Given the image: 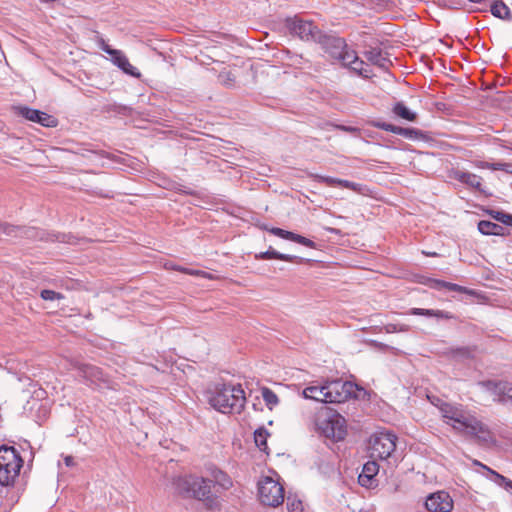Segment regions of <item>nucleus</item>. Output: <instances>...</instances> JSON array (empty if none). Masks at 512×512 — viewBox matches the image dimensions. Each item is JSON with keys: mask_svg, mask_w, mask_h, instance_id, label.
Listing matches in <instances>:
<instances>
[{"mask_svg": "<svg viewBox=\"0 0 512 512\" xmlns=\"http://www.w3.org/2000/svg\"><path fill=\"white\" fill-rule=\"evenodd\" d=\"M439 410L444 421L459 432H465L484 443L491 441L488 429L461 405L442 403Z\"/></svg>", "mask_w": 512, "mask_h": 512, "instance_id": "obj_1", "label": "nucleus"}, {"mask_svg": "<svg viewBox=\"0 0 512 512\" xmlns=\"http://www.w3.org/2000/svg\"><path fill=\"white\" fill-rule=\"evenodd\" d=\"M354 394V385L341 379L326 380L321 384L305 387L302 396L322 403H342Z\"/></svg>", "mask_w": 512, "mask_h": 512, "instance_id": "obj_2", "label": "nucleus"}, {"mask_svg": "<svg viewBox=\"0 0 512 512\" xmlns=\"http://www.w3.org/2000/svg\"><path fill=\"white\" fill-rule=\"evenodd\" d=\"M208 403L215 410L227 413H240L246 403L241 385L217 384L207 393Z\"/></svg>", "mask_w": 512, "mask_h": 512, "instance_id": "obj_3", "label": "nucleus"}, {"mask_svg": "<svg viewBox=\"0 0 512 512\" xmlns=\"http://www.w3.org/2000/svg\"><path fill=\"white\" fill-rule=\"evenodd\" d=\"M316 431L333 441H341L347 435V423L345 418L332 409L319 412L315 418Z\"/></svg>", "mask_w": 512, "mask_h": 512, "instance_id": "obj_4", "label": "nucleus"}, {"mask_svg": "<svg viewBox=\"0 0 512 512\" xmlns=\"http://www.w3.org/2000/svg\"><path fill=\"white\" fill-rule=\"evenodd\" d=\"M211 482L204 477L184 475L175 478L173 485L182 496L208 503L211 501Z\"/></svg>", "mask_w": 512, "mask_h": 512, "instance_id": "obj_5", "label": "nucleus"}, {"mask_svg": "<svg viewBox=\"0 0 512 512\" xmlns=\"http://www.w3.org/2000/svg\"><path fill=\"white\" fill-rule=\"evenodd\" d=\"M23 466V459L12 446H0V494L13 486Z\"/></svg>", "mask_w": 512, "mask_h": 512, "instance_id": "obj_6", "label": "nucleus"}, {"mask_svg": "<svg viewBox=\"0 0 512 512\" xmlns=\"http://www.w3.org/2000/svg\"><path fill=\"white\" fill-rule=\"evenodd\" d=\"M320 44L332 58L339 60L341 64H355L359 60L357 53L348 47L343 38L324 35Z\"/></svg>", "mask_w": 512, "mask_h": 512, "instance_id": "obj_7", "label": "nucleus"}, {"mask_svg": "<svg viewBox=\"0 0 512 512\" xmlns=\"http://www.w3.org/2000/svg\"><path fill=\"white\" fill-rule=\"evenodd\" d=\"M397 437L389 431L374 433L369 440V454L373 459H387L396 448Z\"/></svg>", "mask_w": 512, "mask_h": 512, "instance_id": "obj_8", "label": "nucleus"}, {"mask_svg": "<svg viewBox=\"0 0 512 512\" xmlns=\"http://www.w3.org/2000/svg\"><path fill=\"white\" fill-rule=\"evenodd\" d=\"M258 497L262 504L277 507L284 501V488L278 480L265 476L258 483Z\"/></svg>", "mask_w": 512, "mask_h": 512, "instance_id": "obj_9", "label": "nucleus"}, {"mask_svg": "<svg viewBox=\"0 0 512 512\" xmlns=\"http://www.w3.org/2000/svg\"><path fill=\"white\" fill-rule=\"evenodd\" d=\"M286 27L291 34L297 35L305 41L322 42L324 34L311 21L295 17L287 19Z\"/></svg>", "mask_w": 512, "mask_h": 512, "instance_id": "obj_10", "label": "nucleus"}, {"mask_svg": "<svg viewBox=\"0 0 512 512\" xmlns=\"http://www.w3.org/2000/svg\"><path fill=\"white\" fill-rule=\"evenodd\" d=\"M425 506L430 512H451L453 500L447 492L438 491L426 498Z\"/></svg>", "mask_w": 512, "mask_h": 512, "instance_id": "obj_11", "label": "nucleus"}, {"mask_svg": "<svg viewBox=\"0 0 512 512\" xmlns=\"http://www.w3.org/2000/svg\"><path fill=\"white\" fill-rule=\"evenodd\" d=\"M75 369L77 370V375L90 384L99 386L102 383H108V380L103 371L96 366L84 363H76Z\"/></svg>", "mask_w": 512, "mask_h": 512, "instance_id": "obj_12", "label": "nucleus"}, {"mask_svg": "<svg viewBox=\"0 0 512 512\" xmlns=\"http://www.w3.org/2000/svg\"><path fill=\"white\" fill-rule=\"evenodd\" d=\"M18 114L23 116L25 119L39 123L44 127H56L57 119L45 112L40 110L32 109L26 106H20L17 108Z\"/></svg>", "mask_w": 512, "mask_h": 512, "instance_id": "obj_13", "label": "nucleus"}, {"mask_svg": "<svg viewBox=\"0 0 512 512\" xmlns=\"http://www.w3.org/2000/svg\"><path fill=\"white\" fill-rule=\"evenodd\" d=\"M371 125L373 127H376V128H379L384 131L391 132V133H394L397 135H401V136H403L407 139H411V140L420 139L423 136L422 132L415 128H403V127L395 126V125H392V124H389L386 122H381V121H373V122H371Z\"/></svg>", "mask_w": 512, "mask_h": 512, "instance_id": "obj_14", "label": "nucleus"}, {"mask_svg": "<svg viewBox=\"0 0 512 512\" xmlns=\"http://www.w3.org/2000/svg\"><path fill=\"white\" fill-rule=\"evenodd\" d=\"M379 472V465L375 460L364 464L361 474L358 476V482L361 486L370 488L376 483V475Z\"/></svg>", "mask_w": 512, "mask_h": 512, "instance_id": "obj_15", "label": "nucleus"}, {"mask_svg": "<svg viewBox=\"0 0 512 512\" xmlns=\"http://www.w3.org/2000/svg\"><path fill=\"white\" fill-rule=\"evenodd\" d=\"M95 41L98 47L109 55L108 59L113 62V64H129V60L123 51L113 49L99 34L95 36Z\"/></svg>", "mask_w": 512, "mask_h": 512, "instance_id": "obj_16", "label": "nucleus"}, {"mask_svg": "<svg viewBox=\"0 0 512 512\" xmlns=\"http://www.w3.org/2000/svg\"><path fill=\"white\" fill-rule=\"evenodd\" d=\"M269 232L277 237L296 242L309 248H315V243L312 240L299 234L276 227L269 229Z\"/></svg>", "mask_w": 512, "mask_h": 512, "instance_id": "obj_17", "label": "nucleus"}, {"mask_svg": "<svg viewBox=\"0 0 512 512\" xmlns=\"http://www.w3.org/2000/svg\"><path fill=\"white\" fill-rule=\"evenodd\" d=\"M453 179L461 182L462 184L467 185L468 187L474 188L476 190H482V178L474 173L462 171V170H454L452 172Z\"/></svg>", "mask_w": 512, "mask_h": 512, "instance_id": "obj_18", "label": "nucleus"}, {"mask_svg": "<svg viewBox=\"0 0 512 512\" xmlns=\"http://www.w3.org/2000/svg\"><path fill=\"white\" fill-rule=\"evenodd\" d=\"M479 384L499 396H503L508 400H512V383L486 381L480 382Z\"/></svg>", "mask_w": 512, "mask_h": 512, "instance_id": "obj_19", "label": "nucleus"}, {"mask_svg": "<svg viewBox=\"0 0 512 512\" xmlns=\"http://www.w3.org/2000/svg\"><path fill=\"white\" fill-rule=\"evenodd\" d=\"M209 476L215 482V484L219 485L223 489H229L232 487L233 482L227 473L218 469L215 466H209L207 468Z\"/></svg>", "mask_w": 512, "mask_h": 512, "instance_id": "obj_20", "label": "nucleus"}, {"mask_svg": "<svg viewBox=\"0 0 512 512\" xmlns=\"http://www.w3.org/2000/svg\"><path fill=\"white\" fill-rule=\"evenodd\" d=\"M255 258L258 260L277 259V260H282V261H287V262H295L300 259L299 257L294 256V255L280 253V252L274 250L272 247H270L265 252H260V253L256 254Z\"/></svg>", "mask_w": 512, "mask_h": 512, "instance_id": "obj_21", "label": "nucleus"}, {"mask_svg": "<svg viewBox=\"0 0 512 512\" xmlns=\"http://www.w3.org/2000/svg\"><path fill=\"white\" fill-rule=\"evenodd\" d=\"M478 230L484 235H505L506 232L503 226L486 220L478 223Z\"/></svg>", "mask_w": 512, "mask_h": 512, "instance_id": "obj_22", "label": "nucleus"}, {"mask_svg": "<svg viewBox=\"0 0 512 512\" xmlns=\"http://www.w3.org/2000/svg\"><path fill=\"white\" fill-rule=\"evenodd\" d=\"M411 315H421L427 317H435L438 319H453L454 316L446 311L442 310H434V309H422V308H412L410 310Z\"/></svg>", "mask_w": 512, "mask_h": 512, "instance_id": "obj_23", "label": "nucleus"}, {"mask_svg": "<svg viewBox=\"0 0 512 512\" xmlns=\"http://www.w3.org/2000/svg\"><path fill=\"white\" fill-rule=\"evenodd\" d=\"M428 283H429V285L431 287H434V288H437V289L447 288L450 291L467 293V294H471L472 293L467 288H465L463 286H460L458 284H454V283H449V282H444V281L434 280V279H429Z\"/></svg>", "mask_w": 512, "mask_h": 512, "instance_id": "obj_24", "label": "nucleus"}, {"mask_svg": "<svg viewBox=\"0 0 512 512\" xmlns=\"http://www.w3.org/2000/svg\"><path fill=\"white\" fill-rule=\"evenodd\" d=\"M490 11L493 16L509 20L511 19V11L508 6L502 1H496L491 5Z\"/></svg>", "mask_w": 512, "mask_h": 512, "instance_id": "obj_25", "label": "nucleus"}, {"mask_svg": "<svg viewBox=\"0 0 512 512\" xmlns=\"http://www.w3.org/2000/svg\"><path fill=\"white\" fill-rule=\"evenodd\" d=\"M261 395L263 398V401L265 402L266 406L272 410L274 407H276L279 403V398L276 395L274 391H272L268 387H263L261 389Z\"/></svg>", "mask_w": 512, "mask_h": 512, "instance_id": "obj_26", "label": "nucleus"}, {"mask_svg": "<svg viewBox=\"0 0 512 512\" xmlns=\"http://www.w3.org/2000/svg\"><path fill=\"white\" fill-rule=\"evenodd\" d=\"M393 113L400 118H403L408 121H414L416 119V114L411 112L403 103L398 102L393 107Z\"/></svg>", "mask_w": 512, "mask_h": 512, "instance_id": "obj_27", "label": "nucleus"}, {"mask_svg": "<svg viewBox=\"0 0 512 512\" xmlns=\"http://www.w3.org/2000/svg\"><path fill=\"white\" fill-rule=\"evenodd\" d=\"M236 74L229 69H223L218 75V81L223 84L230 86L235 82Z\"/></svg>", "mask_w": 512, "mask_h": 512, "instance_id": "obj_28", "label": "nucleus"}, {"mask_svg": "<svg viewBox=\"0 0 512 512\" xmlns=\"http://www.w3.org/2000/svg\"><path fill=\"white\" fill-rule=\"evenodd\" d=\"M287 509L289 512H303V503L295 497L288 496Z\"/></svg>", "mask_w": 512, "mask_h": 512, "instance_id": "obj_29", "label": "nucleus"}, {"mask_svg": "<svg viewBox=\"0 0 512 512\" xmlns=\"http://www.w3.org/2000/svg\"><path fill=\"white\" fill-rule=\"evenodd\" d=\"M346 67L349 68L350 74L352 75L361 76L363 78H370L372 76L371 66L361 67L360 69H357L353 66Z\"/></svg>", "mask_w": 512, "mask_h": 512, "instance_id": "obj_30", "label": "nucleus"}, {"mask_svg": "<svg viewBox=\"0 0 512 512\" xmlns=\"http://www.w3.org/2000/svg\"><path fill=\"white\" fill-rule=\"evenodd\" d=\"M491 215L495 220H497L507 226H512V215L511 214L495 211V212H492Z\"/></svg>", "mask_w": 512, "mask_h": 512, "instance_id": "obj_31", "label": "nucleus"}, {"mask_svg": "<svg viewBox=\"0 0 512 512\" xmlns=\"http://www.w3.org/2000/svg\"><path fill=\"white\" fill-rule=\"evenodd\" d=\"M337 185L361 193L362 185L348 180L339 179Z\"/></svg>", "mask_w": 512, "mask_h": 512, "instance_id": "obj_32", "label": "nucleus"}, {"mask_svg": "<svg viewBox=\"0 0 512 512\" xmlns=\"http://www.w3.org/2000/svg\"><path fill=\"white\" fill-rule=\"evenodd\" d=\"M256 445L261 449L266 448V432L264 430H257L254 435Z\"/></svg>", "mask_w": 512, "mask_h": 512, "instance_id": "obj_33", "label": "nucleus"}, {"mask_svg": "<svg viewBox=\"0 0 512 512\" xmlns=\"http://www.w3.org/2000/svg\"><path fill=\"white\" fill-rule=\"evenodd\" d=\"M313 177L317 182L324 183L328 186H335V185H337V181H339L338 178L323 176V175H319V174H316Z\"/></svg>", "mask_w": 512, "mask_h": 512, "instance_id": "obj_34", "label": "nucleus"}, {"mask_svg": "<svg viewBox=\"0 0 512 512\" xmlns=\"http://www.w3.org/2000/svg\"><path fill=\"white\" fill-rule=\"evenodd\" d=\"M41 297H42V299L49 300V301L63 298V296L60 293H57L53 290H47V289L41 291Z\"/></svg>", "mask_w": 512, "mask_h": 512, "instance_id": "obj_35", "label": "nucleus"}, {"mask_svg": "<svg viewBox=\"0 0 512 512\" xmlns=\"http://www.w3.org/2000/svg\"><path fill=\"white\" fill-rule=\"evenodd\" d=\"M119 71L134 77L140 76V71L137 66H118Z\"/></svg>", "mask_w": 512, "mask_h": 512, "instance_id": "obj_36", "label": "nucleus"}, {"mask_svg": "<svg viewBox=\"0 0 512 512\" xmlns=\"http://www.w3.org/2000/svg\"><path fill=\"white\" fill-rule=\"evenodd\" d=\"M492 170H502L512 174V163H492Z\"/></svg>", "mask_w": 512, "mask_h": 512, "instance_id": "obj_37", "label": "nucleus"}, {"mask_svg": "<svg viewBox=\"0 0 512 512\" xmlns=\"http://www.w3.org/2000/svg\"><path fill=\"white\" fill-rule=\"evenodd\" d=\"M18 230L19 229L15 226L6 223H0V232L6 235H14Z\"/></svg>", "mask_w": 512, "mask_h": 512, "instance_id": "obj_38", "label": "nucleus"}, {"mask_svg": "<svg viewBox=\"0 0 512 512\" xmlns=\"http://www.w3.org/2000/svg\"><path fill=\"white\" fill-rule=\"evenodd\" d=\"M179 270L184 272V273L190 274V275H199V276H202V277H205V278H211L208 275V273H206L204 271L191 270V269H186V268H180Z\"/></svg>", "mask_w": 512, "mask_h": 512, "instance_id": "obj_39", "label": "nucleus"}, {"mask_svg": "<svg viewBox=\"0 0 512 512\" xmlns=\"http://www.w3.org/2000/svg\"><path fill=\"white\" fill-rule=\"evenodd\" d=\"M475 167L479 169H490L492 170V163L486 162V161H475L474 162Z\"/></svg>", "mask_w": 512, "mask_h": 512, "instance_id": "obj_40", "label": "nucleus"}, {"mask_svg": "<svg viewBox=\"0 0 512 512\" xmlns=\"http://www.w3.org/2000/svg\"><path fill=\"white\" fill-rule=\"evenodd\" d=\"M491 474L495 475L499 480H501L502 482L505 483L506 487H509L512 489V481L505 478L504 476L498 474L497 472L495 471H491Z\"/></svg>", "mask_w": 512, "mask_h": 512, "instance_id": "obj_41", "label": "nucleus"}, {"mask_svg": "<svg viewBox=\"0 0 512 512\" xmlns=\"http://www.w3.org/2000/svg\"><path fill=\"white\" fill-rule=\"evenodd\" d=\"M336 128H338L342 131H345V132H349V133H358L359 132L358 128L352 127V126L337 125Z\"/></svg>", "mask_w": 512, "mask_h": 512, "instance_id": "obj_42", "label": "nucleus"}, {"mask_svg": "<svg viewBox=\"0 0 512 512\" xmlns=\"http://www.w3.org/2000/svg\"><path fill=\"white\" fill-rule=\"evenodd\" d=\"M64 462L68 467L74 466V458L72 456H66Z\"/></svg>", "mask_w": 512, "mask_h": 512, "instance_id": "obj_43", "label": "nucleus"}, {"mask_svg": "<svg viewBox=\"0 0 512 512\" xmlns=\"http://www.w3.org/2000/svg\"><path fill=\"white\" fill-rule=\"evenodd\" d=\"M473 464L474 465H477V466H480L482 467L483 469L487 470L488 472L491 473V471H493L492 469H490L489 467H487L486 465L482 464L481 462H479L478 460H474L473 461Z\"/></svg>", "mask_w": 512, "mask_h": 512, "instance_id": "obj_44", "label": "nucleus"}, {"mask_svg": "<svg viewBox=\"0 0 512 512\" xmlns=\"http://www.w3.org/2000/svg\"><path fill=\"white\" fill-rule=\"evenodd\" d=\"M260 228L263 230H266V231H269V229H270L267 225H264V224L261 225Z\"/></svg>", "mask_w": 512, "mask_h": 512, "instance_id": "obj_45", "label": "nucleus"}]
</instances>
